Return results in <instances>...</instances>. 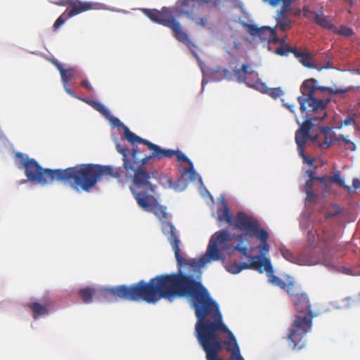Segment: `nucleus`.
Returning a JSON list of instances; mask_svg holds the SVG:
<instances>
[{
  "instance_id": "obj_1",
  "label": "nucleus",
  "mask_w": 360,
  "mask_h": 360,
  "mask_svg": "<svg viewBox=\"0 0 360 360\" xmlns=\"http://www.w3.org/2000/svg\"><path fill=\"white\" fill-rule=\"evenodd\" d=\"M101 294L148 304L162 299L172 302L176 297H189L197 318L195 335L206 359L244 360L236 338L223 322L218 304L200 281L180 269L177 273L158 275L148 282L141 280L130 285L104 288Z\"/></svg>"
},
{
  "instance_id": "obj_2",
  "label": "nucleus",
  "mask_w": 360,
  "mask_h": 360,
  "mask_svg": "<svg viewBox=\"0 0 360 360\" xmlns=\"http://www.w3.org/2000/svg\"><path fill=\"white\" fill-rule=\"evenodd\" d=\"M316 79L314 78L304 80L301 86V95L297 97L300 105V110L305 112V120L300 124L297 129L300 131L309 134L312 128L313 120H322L326 116V109L330 102V98L326 97V94H339L346 91L326 86L316 85Z\"/></svg>"
},
{
  "instance_id": "obj_3",
  "label": "nucleus",
  "mask_w": 360,
  "mask_h": 360,
  "mask_svg": "<svg viewBox=\"0 0 360 360\" xmlns=\"http://www.w3.org/2000/svg\"><path fill=\"white\" fill-rule=\"evenodd\" d=\"M161 229L162 233L167 236V240L172 247L179 268L188 266L192 267L194 271L197 268L203 267L211 261L221 259L222 256L219 248L227 250V242L231 239V233L227 230L217 232L211 238L205 254L202 255L199 259H192L188 261L180 255V240L174 226L168 221H163Z\"/></svg>"
},
{
  "instance_id": "obj_4",
  "label": "nucleus",
  "mask_w": 360,
  "mask_h": 360,
  "mask_svg": "<svg viewBox=\"0 0 360 360\" xmlns=\"http://www.w3.org/2000/svg\"><path fill=\"white\" fill-rule=\"evenodd\" d=\"M219 203L220 207L217 211L218 221H225L236 229L245 231V233L237 236L238 241L246 239L248 236L255 237L259 240L258 245L259 254L266 256L270 250L268 243L269 235L265 229L261 227L258 219L244 212H238L235 217H233L224 198L220 200Z\"/></svg>"
},
{
  "instance_id": "obj_5",
  "label": "nucleus",
  "mask_w": 360,
  "mask_h": 360,
  "mask_svg": "<svg viewBox=\"0 0 360 360\" xmlns=\"http://www.w3.org/2000/svg\"><path fill=\"white\" fill-rule=\"evenodd\" d=\"M127 178L131 179V191L133 193L138 205L145 211L153 213L160 219H167V213L166 207L157 202L150 203L149 198L155 191L156 186L153 180L157 179L156 169L148 170L143 168H137L133 171L128 170L127 167H122Z\"/></svg>"
},
{
  "instance_id": "obj_6",
  "label": "nucleus",
  "mask_w": 360,
  "mask_h": 360,
  "mask_svg": "<svg viewBox=\"0 0 360 360\" xmlns=\"http://www.w3.org/2000/svg\"><path fill=\"white\" fill-rule=\"evenodd\" d=\"M292 302L295 310L299 314H305L304 315L297 314L295 316V319L288 330V345L292 349L295 350L297 348L300 349L304 347V338L311 330L312 319L316 314L311 310L309 298L305 292H303L295 299H292Z\"/></svg>"
},
{
  "instance_id": "obj_7",
  "label": "nucleus",
  "mask_w": 360,
  "mask_h": 360,
  "mask_svg": "<svg viewBox=\"0 0 360 360\" xmlns=\"http://www.w3.org/2000/svg\"><path fill=\"white\" fill-rule=\"evenodd\" d=\"M16 157L20 158V163L29 181L43 186L54 181H62L69 184L74 189L75 166L64 169H43L34 159L29 158L22 153H17Z\"/></svg>"
},
{
  "instance_id": "obj_8",
  "label": "nucleus",
  "mask_w": 360,
  "mask_h": 360,
  "mask_svg": "<svg viewBox=\"0 0 360 360\" xmlns=\"http://www.w3.org/2000/svg\"><path fill=\"white\" fill-rule=\"evenodd\" d=\"M110 176L122 181L120 171L112 166L96 164H79L75 166L74 190L89 192L101 181L103 176Z\"/></svg>"
},
{
  "instance_id": "obj_9",
  "label": "nucleus",
  "mask_w": 360,
  "mask_h": 360,
  "mask_svg": "<svg viewBox=\"0 0 360 360\" xmlns=\"http://www.w3.org/2000/svg\"><path fill=\"white\" fill-rule=\"evenodd\" d=\"M119 150L122 155L123 167H127L131 171H133V169H137L139 167L146 169V165L152 160H160L163 158H172L173 156H175L176 160L179 162H186L188 165H191V161L181 151L172 149H162L159 146H157L154 153L145 155L141 159L137 157L139 153V149L137 147H134L133 152L130 154H128L126 148H122Z\"/></svg>"
},
{
  "instance_id": "obj_10",
  "label": "nucleus",
  "mask_w": 360,
  "mask_h": 360,
  "mask_svg": "<svg viewBox=\"0 0 360 360\" xmlns=\"http://www.w3.org/2000/svg\"><path fill=\"white\" fill-rule=\"evenodd\" d=\"M144 14L152 21L171 29L174 38L184 44L198 57V46L191 41L188 34L184 31L181 25L175 19L169 8L164 7L161 11L156 9H143Z\"/></svg>"
},
{
  "instance_id": "obj_11",
  "label": "nucleus",
  "mask_w": 360,
  "mask_h": 360,
  "mask_svg": "<svg viewBox=\"0 0 360 360\" xmlns=\"http://www.w3.org/2000/svg\"><path fill=\"white\" fill-rule=\"evenodd\" d=\"M319 238L324 247L321 258L323 264L330 270L340 271L342 266L338 257L334 253L341 251L344 245L338 243L335 233L328 229H323Z\"/></svg>"
},
{
  "instance_id": "obj_12",
  "label": "nucleus",
  "mask_w": 360,
  "mask_h": 360,
  "mask_svg": "<svg viewBox=\"0 0 360 360\" xmlns=\"http://www.w3.org/2000/svg\"><path fill=\"white\" fill-rule=\"evenodd\" d=\"M243 26L254 39L258 38L260 41L273 42L274 44L279 41L274 29L267 26L258 27L255 25L248 23H245Z\"/></svg>"
},
{
  "instance_id": "obj_13",
  "label": "nucleus",
  "mask_w": 360,
  "mask_h": 360,
  "mask_svg": "<svg viewBox=\"0 0 360 360\" xmlns=\"http://www.w3.org/2000/svg\"><path fill=\"white\" fill-rule=\"evenodd\" d=\"M123 129H124V136L125 139H127L129 143H131L133 145V147H132L131 150L129 151V148L126 146H122L120 143H117L116 148L119 153H120L122 155V153L119 150V149H120L122 148H126L127 149L128 154H130L133 152L134 148L137 147L139 149V153L137 157L141 159V158L139 157V155L141 153V150L137 146L134 145L135 143H139L143 144V145L146 146L148 147V150H151L152 153L155 152L158 145L153 143L146 139H142V138L138 136L134 133L131 131L129 129V128L126 126H123Z\"/></svg>"
},
{
  "instance_id": "obj_14",
  "label": "nucleus",
  "mask_w": 360,
  "mask_h": 360,
  "mask_svg": "<svg viewBox=\"0 0 360 360\" xmlns=\"http://www.w3.org/2000/svg\"><path fill=\"white\" fill-rule=\"evenodd\" d=\"M56 4L58 6H67L68 8L65 12L70 18L79 15L83 12L91 10L94 8V4L87 1H81L79 0H66L56 2Z\"/></svg>"
},
{
  "instance_id": "obj_15",
  "label": "nucleus",
  "mask_w": 360,
  "mask_h": 360,
  "mask_svg": "<svg viewBox=\"0 0 360 360\" xmlns=\"http://www.w3.org/2000/svg\"><path fill=\"white\" fill-rule=\"evenodd\" d=\"M262 255L259 254V255H255L253 257H251V262L246 263H238L233 262L231 264H228L225 266V268L227 271L231 274H238L243 269H254L257 271H261V259Z\"/></svg>"
},
{
  "instance_id": "obj_16",
  "label": "nucleus",
  "mask_w": 360,
  "mask_h": 360,
  "mask_svg": "<svg viewBox=\"0 0 360 360\" xmlns=\"http://www.w3.org/2000/svg\"><path fill=\"white\" fill-rule=\"evenodd\" d=\"M220 0H178L175 5V13L178 16L186 15L187 17L193 13L195 4L198 1L205 3L213 2L214 5L218 4Z\"/></svg>"
},
{
  "instance_id": "obj_17",
  "label": "nucleus",
  "mask_w": 360,
  "mask_h": 360,
  "mask_svg": "<svg viewBox=\"0 0 360 360\" xmlns=\"http://www.w3.org/2000/svg\"><path fill=\"white\" fill-rule=\"evenodd\" d=\"M260 265L261 271L259 272L262 274L265 271L270 283L281 289L284 290L286 288L288 283L274 274V269L271 263L266 256L262 257Z\"/></svg>"
},
{
  "instance_id": "obj_18",
  "label": "nucleus",
  "mask_w": 360,
  "mask_h": 360,
  "mask_svg": "<svg viewBox=\"0 0 360 360\" xmlns=\"http://www.w3.org/2000/svg\"><path fill=\"white\" fill-rule=\"evenodd\" d=\"M51 305V302H44L40 304L38 302H32L27 304V307L33 312V318L38 319L41 316L48 315L49 314V307Z\"/></svg>"
},
{
  "instance_id": "obj_19",
  "label": "nucleus",
  "mask_w": 360,
  "mask_h": 360,
  "mask_svg": "<svg viewBox=\"0 0 360 360\" xmlns=\"http://www.w3.org/2000/svg\"><path fill=\"white\" fill-rule=\"evenodd\" d=\"M54 64L60 72L63 86H65V84H68L71 80L77 77V70L75 68H70L65 69L63 66L57 61L55 62Z\"/></svg>"
},
{
  "instance_id": "obj_20",
  "label": "nucleus",
  "mask_w": 360,
  "mask_h": 360,
  "mask_svg": "<svg viewBox=\"0 0 360 360\" xmlns=\"http://www.w3.org/2000/svg\"><path fill=\"white\" fill-rule=\"evenodd\" d=\"M249 65L248 64H243L240 69L234 70L233 75L239 82L246 83L249 86H254L255 84H250L246 82V75H255L257 77L258 74L254 70H248Z\"/></svg>"
},
{
  "instance_id": "obj_21",
  "label": "nucleus",
  "mask_w": 360,
  "mask_h": 360,
  "mask_svg": "<svg viewBox=\"0 0 360 360\" xmlns=\"http://www.w3.org/2000/svg\"><path fill=\"white\" fill-rule=\"evenodd\" d=\"M95 293L96 290L91 287L82 288L78 291L79 297L85 304L90 303L93 301V296Z\"/></svg>"
},
{
  "instance_id": "obj_22",
  "label": "nucleus",
  "mask_w": 360,
  "mask_h": 360,
  "mask_svg": "<svg viewBox=\"0 0 360 360\" xmlns=\"http://www.w3.org/2000/svg\"><path fill=\"white\" fill-rule=\"evenodd\" d=\"M314 20L317 25H320L323 28H326L328 30L333 31H335V27L333 26L330 20H328V18L326 16L316 13Z\"/></svg>"
},
{
  "instance_id": "obj_23",
  "label": "nucleus",
  "mask_w": 360,
  "mask_h": 360,
  "mask_svg": "<svg viewBox=\"0 0 360 360\" xmlns=\"http://www.w3.org/2000/svg\"><path fill=\"white\" fill-rule=\"evenodd\" d=\"M329 182L346 189L349 193L351 192V186L345 185V180L342 178L340 171H337L333 173L332 176H330Z\"/></svg>"
},
{
  "instance_id": "obj_24",
  "label": "nucleus",
  "mask_w": 360,
  "mask_h": 360,
  "mask_svg": "<svg viewBox=\"0 0 360 360\" xmlns=\"http://www.w3.org/2000/svg\"><path fill=\"white\" fill-rule=\"evenodd\" d=\"M188 18L193 20L196 25L200 26L203 28H210L209 18L207 16H197L193 13L188 15Z\"/></svg>"
},
{
  "instance_id": "obj_25",
  "label": "nucleus",
  "mask_w": 360,
  "mask_h": 360,
  "mask_svg": "<svg viewBox=\"0 0 360 360\" xmlns=\"http://www.w3.org/2000/svg\"><path fill=\"white\" fill-rule=\"evenodd\" d=\"M316 136H310L309 134L297 130L295 132V141L297 146H304L309 140H314Z\"/></svg>"
},
{
  "instance_id": "obj_26",
  "label": "nucleus",
  "mask_w": 360,
  "mask_h": 360,
  "mask_svg": "<svg viewBox=\"0 0 360 360\" xmlns=\"http://www.w3.org/2000/svg\"><path fill=\"white\" fill-rule=\"evenodd\" d=\"M286 288L285 289L288 294L292 299H295L299 295H301L303 292H301L300 289L293 283L289 282L286 285Z\"/></svg>"
},
{
  "instance_id": "obj_27",
  "label": "nucleus",
  "mask_w": 360,
  "mask_h": 360,
  "mask_svg": "<svg viewBox=\"0 0 360 360\" xmlns=\"http://www.w3.org/2000/svg\"><path fill=\"white\" fill-rule=\"evenodd\" d=\"M297 59L305 67L311 68L313 66L311 63L312 55L310 53L301 52Z\"/></svg>"
},
{
  "instance_id": "obj_28",
  "label": "nucleus",
  "mask_w": 360,
  "mask_h": 360,
  "mask_svg": "<svg viewBox=\"0 0 360 360\" xmlns=\"http://www.w3.org/2000/svg\"><path fill=\"white\" fill-rule=\"evenodd\" d=\"M82 101H85L86 103L90 104L96 110L101 112L103 115H109L108 110L106 109V108L101 104L99 102L94 101H87L86 99H82Z\"/></svg>"
},
{
  "instance_id": "obj_29",
  "label": "nucleus",
  "mask_w": 360,
  "mask_h": 360,
  "mask_svg": "<svg viewBox=\"0 0 360 360\" xmlns=\"http://www.w3.org/2000/svg\"><path fill=\"white\" fill-rule=\"evenodd\" d=\"M68 18H70V16L68 15V13L65 11L63 12L55 21L53 25V30H58Z\"/></svg>"
},
{
  "instance_id": "obj_30",
  "label": "nucleus",
  "mask_w": 360,
  "mask_h": 360,
  "mask_svg": "<svg viewBox=\"0 0 360 360\" xmlns=\"http://www.w3.org/2000/svg\"><path fill=\"white\" fill-rule=\"evenodd\" d=\"M334 32L340 35H342L345 37H350L354 34L352 29L345 25L340 26L338 30H337V28L335 27Z\"/></svg>"
},
{
  "instance_id": "obj_31",
  "label": "nucleus",
  "mask_w": 360,
  "mask_h": 360,
  "mask_svg": "<svg viewBox=\"0 0 360 360\" xmlns=\"http://www.w3.org/2000/svg\"><path fill=\"white\" fill-rule=\"evenodd\" d=\"M243 240L241 241H238L239 243L234 247V249L239 251L244 257L250 259V262H251V257L254 256H251L248 251V248L245 246H243L241 243Z\"/></svg>"
},
{
  "instance_id": "obj_32",
  "label": "nucleus",
  "mask_w": 360,
  "mask_h": 360,
  "mask_svg": "<svg viewBox=\"0 0 360 360\" xmlns=\"http://www.w3.org/2000/svg\"><path fill=\"white\" fill-rule=\"evenodd\" d=\"M299 155L302 158L303 162L307 163L309 165H312L314 162V158H308L304 150V146H297Z\"/></svg>"
},
{
  "instance_id": "obj_33",
  "label": "nucleus",
  "mask_w": 360,
  "mask_h": 360,
  "mask_svg": "<svg viewBox=\"0 0 360 360\" xmlns=\"http://www.w3.org/2000/svg\"><path fill=\"white\" fill-rule=\"evenodd\" d=\"M277 25L282 31L285 32L290 28L291 21L289 19L278 20Z\"/></svg>"
},
{
  "instance_id": "obj_34",
  "label": "nucleus",
  "mask_w": 360,
  "mask_h": 360,
  "mask_svg": "<svg viewBox=\"0 0 360 360\" xmlns=\"http://www.w3.org/2000/svg\"><path fill=\"white\" fill-rule=\"evenodd\" d=\"M188 167L185 168L186 172L190 174V179L191 180L195 179L196 177L198 178L199 181L202 182L201 177L199 176L198 174L195 171L193 168V162H191V165H188Z\"/></svg>"
},
{
  "instance_id": "obj_35",
  "label": "nucleus",
  "mask_w": 360,
  "mask_h": 360,
  "mask_svg": "<svg viewBox=\"0 0 360 360\" xmlns=\"http://www.w3.org/2000/svg\"><path fill=\"white\" fill-rule=\"evenodd\" d=\"M290 11V6L288 7H285V6H282V8L280 11H278V17L276 20H283V19H288L287 13Z\"/></svg>"
},
{
  "instance_id": "obj_36",
  "label": "nucleus",
  "mask_w": 360,
  "mask_h": 360,
  "mask_svg": "<svg viewBox=\"0 0 360 360\" xmlns=\"http://www.w3.org/2000/svg\"><path fill=\"white\" fill-rule=\"evenodd\" d=\"M292 1L293 0H269V4L274 6L278 5L280 3H282V6H285V7H288L289 6H290Z\"/></svg>"
},
{
  "instance_id": "obj_37",
  "label": "nucleus",
  "mask_w": 360,
  "mask_h": 360,
  "mask_svg": "<svg viewBox=\"0 0 360 360\" xmlns=\"http://www.w3.org/2000/svg\"><path fill=\"white\" fill-rule=\"evenodd\" d=\"M338 140H342L345 144H349L351 146L349 147L350 150L354 151L356 150V145L352 141L345 138L343 135L340 134L338 138Z\"/></svg>"
},
{
  "instance_id": "obj_38",
  "label": "nucleus",
  "mask_w": 360,
  "mask_h": 360,
  "mask_svg": "<svg viewBox=\"0 0 360 360\" xmlns=\"http://www.w3.org/2000/svg\"><path fill=\"white\" fill-rule=\"evenodd\" d=\"M282 255L287 260L295 262V257L288 250H282Z\"/></svg>"
},
{
  "instance_id": "obj_39",
  "label": "nucleus",
  "mask_w": 360,
  "mask_h": 360,
  "mask_svg": "<svg viewBox=\"0 0 360 360\" xmlns=\"http://www.w3.org/2000/svg\"><path fill=\"white\" fill-rule=\"evenodd\" d=\"M351 124H353L354 127H356V121L354 117H351L350 115H349L345 120L341 122V126H348Z\"/></svg>"
},
{
  "instance_id": "obj_40",
  "label": "nucleus",
  "mask_w": 360,
  "mask_h": 360,
  "mask_svg": "<svg viewBox=\"0 0 360 360\" xmlns=\"http://www.w3.org/2000/svg\"><path fill=\"white\" fill-rule=\"evenodd\" d=\"M276 53L281 56H287L289 53L288 46H283L276 49Z\"/></svg>"
},
{
  "instance_id": "obj_41",
  "label": "nucleus",
  "mask_w": 360,
  "mask_h": 360,
  "mask_svg": "<svg viewBox=\"0 0 360 360\" xmlns=\"http://www.w3.org/2000/svg\"><path fill=\"white\" fill-rule=\"evenodd\" d=\"M307 194V200L309 202H313L315 200V198H316V195L314 194L313 192V189L311 190H306L303 191Z\"/></svg>"
},
{
  "instance_id": "obj_42",
  "label": "nucleus",
  "mask_w": 360,
  "mask_h": 360,
  "mask_svg": "<svg viewBox=\"0 0 360 360\" xmlns=\"http://www.w3.org/2000/svg\"><path fill=\"white\" fill-rule=\"evenodd\" d=\"M80 85L89 91H94L93 86L91 85V84L89 83V82L88 80H86V79L82 80L80 83Z\"/></svg>"
},
{
  "instance_id": "obj_43",
  "label": "nucleus",
  "mask_w": 360,
  "mask_h": 360,
  "mask_svg": "<svg viewBox=\"0 0 360 360\" xmlns=\"http://www.w3.org/2000/svg\"><path fill=\"white\" fill-rule=\"evenodd\" d=\"M329 179H330V176H323L321 177H318L316 181H319V182H321L323 184V187L324 188V189H326V183L327 181L329 182Z\"/></svg>"
},
{
  "instance_id": "obj_44",
  "label": "nucleus",
  "mask_w": 360,
  "mask_h": 360,
  "mask_svg": "<svg viewBox=\"0 0 360 360\" xmlns=\"http://www.w3.org/2000/svg\"><path fill=\"white\" fill-rule=\"evenodd\" d=\"M222 72L224 78L227 80H232L233 73L226 69H224Z\"/></svg>"
},
{
  "instance_id": "obj_45",
  "label": "nucleus",
  "mask_w": 360,
  "mask_h": 360,
  "mask_svg": "<svg viewBox=\"0 0 360 360\" xmlns=\"http://www.w3.org/2000/svg\"><path fill=\"white\" fill-rule=\"evenodd\" d=\"M307 174L309 176V179L316 181L318 176H316V172L314 169L307 170Z\"/></svg>"
},
{
  "instance_id": "obj_46",
  "label": "nucleus",
  "mask_w": 360,
  "mask_h": 360,
  "mask_svg": "<svg viewBox=\"0 0 360 360\" xmlns=\"http://www.w3.org/2000/svg\"><path fill=\"white\" fill-rule=\"evenodd\" d=\"M314 180L308 179L304 185L303 191L311 190L314 186Z\"/></svg>"
},
{
  "instance_id": "obj_47",
  "label": "nucleus",
  "mask_w": 360,
  "mask_h": 360,
  "mask_svg": "<svg viewBox=\"0 0 360 360\" xmlns=\"http://www.w3.org/2000/svg\"><path fill=\"white\" fill-rule=\"evenodd\" d=\"M281 90L278 88H274L271 89L270 95L274 98H277L281 95Z\"/></svg>"
},
{
  "instance_id": "obj_48",
  "label": "nucleus",
  "mask_w": 360,
  "mask_h": 360,
  "mask_svg": "<svg viewBox=\"0 0 360 360\" xmlns=\"http://www.w3.org/2000/svg\"><path fill=\"white\" fill-rule=\"evenodd\" d=\"M289 53H292L297 58L301 51H298L295 47H291L288 46Z\"/></svg>"
},
{
  "instance_id": "obj_49",
  "label": "nucleus",
  "mask_w": 360,
  "mask_h": 360,
  "mask_svg": "<svg viewBox=\"0 0 360 360\" xmlns=\"http://www.w3.org/2000/svg\"><path fill=\"white\" fill-rule=\"evenodd\" d=\"M112 123L115 125V126H117V127H122L123 128V126H124L123 124V123L117 117H112Z\"/></svg>"
},
{
  "instance_id": "obj_50",
  "label": "nucleus",
  "mask_w": 360,
  "mask_h": 360,
  "mask_svg": "<svg viewBox=\"0 0 360 360\" xmlns=\"http://www.w3.org/2000/svg\"><path fill=\"white\" fill-rule=\"evenodd\" d=\"M351 188H354V189L360 188V179H354L352 181V186Z\"/></svg>"
},
{
  "instance_id": "obj_51",
  "label": "nucleus",
  "mask_w": 360,
  "mask_h": 360,
  "mask_svg": "<svg viewBox=\"0 0 360 360\" xmlns=\"http://www.w3.org/2000/svg\"><path fill=\"white\" fill-rule=\"evenodd\" d=\"M328 136H326V139H325L324 142L321 144L322 147H324L326 148L330 147L331 142H332V139L330 138H329V140H328Z\"/></svg>"
},
{
  "instance_id": "obj_52",
  "label": "nucleus",
  "mask_w": 360,
  "mask_h": 360,
  "mask_svg": "<svg viewBox=\"0 0 360 360\" xmlns=\"http://www.w3.org/2000/svg\"><path fill=\"white\" fill-rule=\"evenodd\" d=\"M340 210H336L335 212H327L325 214V217H326V219H328V218H330L333 217H335L336 215H338L340 213Z\"/></svg>"
},
{
  "instance_id": "obj_53",
  "label": "nucleus",
  "mask_w": 360,
  "mask_h": 360,
  "mask_svg": "<svg viewBox=\"0 0 360 360\" xmlns=\"http://www.w3.org/2000/svg\"><path fill=\"white\" fill-rule=\"evenodd\" d=\"M65 91L70 96L75 97V93L68 86V84H65V86H63Z\"/></svg>"
},
{
  "instance_id": "obj_54",
  "label": "nucleus",
  "mask_w": 360,
  "mask_h": 360,
  "mask_svg": "<svg viewBox=\"0 0 360 360\" xmlns=\"http://www.w3.org/2000/svg\"><path fill=\"white\" fill-rule=\"evenodd\" d=\"M285 107L291 112H295V106L294 105L288 104V103H284Z\"/></svg>"
},
{
  "instance_id": "obj_55",
  "label": "nucleus",
  "mask_w": 360,
  "mask_h": 360,
  "mask_svg": "<svg viewBox=\"0 0 360 360\" xmlns=\"http://www.w3.org/2000/svg\"><path fill=\"white\" fill-rule=\"evenodd\" d=\"M313 264H314V262L311 261H307L304 263V264H308V265H312Z\"/></svg>"
},
{
  "instance_id": "obj_56",
  "label": "nucleus",
  "mask_w": 360,
  "mask_h": 360,
  "mask_svg": "<svg viewBox=\"0 0 360 360\" xmlns=\"http://www.w3.org/2000/svg\"><path fill=\"white\" fill-rule=\"evenodd\" d=\"M350 116H351V117H354V119H355L356 117H359V115H358V114H356V113H353V114L350 115Z\"/></svg>"
},
{
  "instance_id": "obj_57",
  "label": "nucleus",
  "mask_w": 360,
  "mask_h": 360,
  "mask_svg": "<svg viewBox=\"0 0 360 360\" xmlns=\"http://www.w3.org/2000/svg\"><path fill=\"white\" fill-rule=\"evenodd\" d=\"M303 11H304V15H307L306 13L308 11V9L304 8Z\"/></svg>"
},
{
  "instance_id": "obj_58",
  "label": "nucleus",
  "mask_w": 360,
  "mask_h": 360,
  "mask_svg": "<svg viewBox=\"0 0 360 360\" xmlns=\"http://www.w3.org/2000/svg\"><path fill=\"white\" fill-rule=\"evenodd\" d=\"M355 127H356L358 130H360V127H357L356 125Z\"/></svg>"
}]
</instances>
